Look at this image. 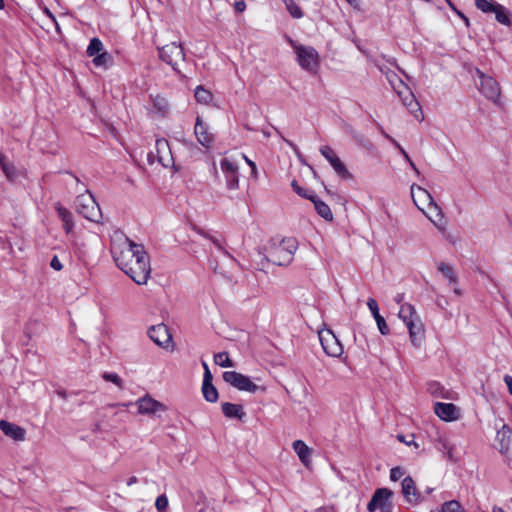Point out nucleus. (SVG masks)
<instances>
[{
  "mask_svg": "<svg viewBox=\"0 0 512 512\" xmlns=\"http://www.w3.org/2000/svg\"><path fill=\"white\" fill-rule=\"evenodd\" d=\"M437 448L440 450H447L448 455L451 456V446L445 436L439 435L437 439Z\"/></svg>",
  "mask_w": 512,
  "mask_h": 512,
  "instance_id": "nucleus-42",
  "label": "nucleus"
},
{
  "mask_svg": "<svg viewBox=\"0 0 512 512\" xmlns=\"http://www.w3.org/2000/svg\"><path fill=\"white\" fill-rule=\"evenodd\" d=\"M204 236L208 239H210L213 243V245L218 249L220 250L221 252H223L225 255L229 256L232 258V256L224 249L221 241L213 236H209V235H206L204 234Z\"/></svg>",
  "mask_w": 512,
  "mask_h": 512,
  "instance_id": "nucleus-45",
  "label": "nucleus"
},
{
  "mask_svg": "<svg viewBox=\"0 0 512 512\" xmlns=\"http://www.w3.org/2000/svg\"><path fill=\"white\" fill-rule=\"evenodd\" d=\"M453 291L456 295L460 296L462 294L461 290L455 285H453Z\"/></svg>",
  "mask_w": 512,
  "mask_h": 512,
  "instance_id": "nucleus-61",
  "label": "nucleus"
},
{
  "mask_svg": "<svg viewBox=\"0 0 512 512\" xmlns=\"http://www.w3.org/2000/svg\"><path fill=\"white\" fill-rule=\"evenodd\" d=\"M431 512H465L461 504L456 500L447 501L442 505L441 511Z\"/></svg>",
  "mask_w": 512,
  "mask_h": 512,
  "instance_id": "nucleus-37",
  "label": "nucleus"
},
{
  "mask_svg": "<svg viewBox=\"0 0 512 512\" xmlns=\"http://www.w3.org/2000/svg\"><path fill=\"white\" fill-rule=\"evenodd\" d=\"M497 448L502 455H507L510 444L512 442V430L506 424L497 431L496 439Z\"/></svg>",
  "mask_w": 512,
  "mask_h": 512,
  "instance_id": "nucleus-18",
  "label": "nucleus"
},
{
  "mask_svg": "<svg viewBox=\"0 0 512 512\" xmlns=\"http://www.w3.org/2000/svg\"><path fill=\"white\" fill-rule=\"evenodd\" d=\"M55 209H56L58 217L63 222V228H64L65 232L67 234L70 233L74 227L72 213L68 209H66L65 207L60 205L59 203L56 204Z\"/></svg>",
  "mask_w": 512,
  "mask_h": 512,
  "instance_id": "nucleus-25",
  "label": "nucleus"
},
{
  "mask_svg": "<svg viewBox=\"0 0 512 512\" xmlns=\"http://www.w3.org/2000/svg\"><path fill=\"white\" fill-rule=\"evenodd\" d=\"M398 316L405 323V325L420 317L418 315L415 307L413 305H411L410 303L401 304L399 312H398Z\"/></svg>",
  "mask_w": 512,
  "mask_h": 512,
  "instance_id": "nucleus-26",
  "label": "nucleus"
},
{
  "mask_svg": "<svg viewBox=\"0 0 512 512\" xmlns=\"http://www.w3.org/2000/svg\"><path fill=\"white\" fill-rule=\"evenodd\" d=\"M56 394H57L59 397L63 398V399H66V398H67V392H66L64 389H61V388L57 389V390H56Z\"/></svg>",
  "mask_w": 512,
  "mask_h": 512,
  "instance_id": "nucleus-56",
  "label": "nucleus"
},
{
  "mask_svg": "<svg viewBox=\"0 0 512 512\" xmlns=\"http://www.w3.org/2000/svg\"><path fill=\"white\" fill-rule=\"evenodd\" d=\"M397 438H398L399 441L404 442L407 445L411 444V441H406L405 437L403 435H398Z\"/></svg>",
  "mask_w": 512,
  "mask_h": 512,
  "instance_id": "nucleus-59",
  "label": "nucleus"
},
{
  "mask_svg": "<svg viewBox=\"0 0 512 512\" xmlns=\"http://www.w3.org/2000/svg\"><path fill=\"white\" fill-rule=\"evenodd\" d=\"M397 94L402 100V103L404 106L407 107L409 112L414 115V117L418 120H422L423 113L421 110V107L419 103L417 102L415 96L410 91V89L406 86H404V91L402 90H396Z\"/></svg>",
  "mask_w": 512,
  "mask_h": 512,
  "instance_id": "nucleus-13",
  "label": "nucleus"
},
{
  "mask_svg": "<svg viewBox=\"0 0 512 512\" xmlns=\"http://www.w3.org/2000/svg\"><path fill=\"white\" fill-rule=\"evenodd\" d=\"M212 374L209 370V368H206V371H204V375H203V384H209V383H212Z\"/></svg>",
  "mask_w": 512,
  "mask_h": 512,
  "instance_id": "nucleus-50",
  "label": "nucleus"
},
{
  "mask_svg": "<svg viewBox=\"0 0 512 512\" xmlns=\"http://www.w3.org/2000/svg\"><path fill=\"white\" fill-rule=\"evenodd\" d=\"M138 482V478L136 476H131L128 480H127V485L128 486H131L135 483Z\"/></svg>",
  "mask_w": 512,
  "mask_h": 512,
  "instance_id": "nucleus-57",
  "label": "nucleus"
},
{
  "mask_svg": "<svg viewBox=\"0 0 512 512\" xmlns=\"http://www.w3.org/2000/svg\"><path fill=\"white\" fill-rule=\"evenodd\" d=\"M504 382L508 387L509 393L512 395V376L505 375L504 376Z\"/></svg>",
  "mask_w": 512,
  "mask_h": 512,
  "instance_id": "nucleus-53",
  "label": "nucleus"
},
{
  "mask_svg": "<svg viewBox=\"0 0 512 512\" xmlns=\"http://www.w3.org/2000/svg\"><path fill=\"white\" fill-rule=\"evenodd\" d=\"M220 168L225 177V184L228 190L239 188V168L237 163L229 158L220 160Z\"/></svg>",
  "mask_w": 512,
  "mask_h": 512,
  "instance_id": "nucleus-9",
  "label": "nucleus"
},
{
  "mask_svg": "<svg viewBox=\"0 0 512 512\" xmlns=\"http://www.w3.org/2000/svg\"><path fill=\"white\" fill-rule=\"evenodd\" d=\"M453 11L464 21L465 25L468 27L470 25L469 19L455 7H452Z\"/></svg>",
  "mask_w": 512,
  "mask_h": 512,
  "instance_id": "nucleus-52",
  "label": "nucleus"
},
{
  "mask_svg": "<svg viewBox=\"0 0 512 512\" xmlns=\"http://www.w3.org/2000/svg\"><path fill=\"white\" fill-rule=\"evenodd\" d=\"M493 512H505V511L501 508H494Z\"/></svg>",
  "mask_w": 512,
  "mask_h": 512,
  "instance_id": "nucleus-64",
  "label": "nucleus"
},
{
  "mask_svg": "<svg viewBox=\"0 0 512 512\" xmlns=\"http://www.w3.org/2000/svg\"><path fill=\"white\" fill-rule=\"evenodd\" d=\"M113 259L116 265L138 285L146 284L150 278L151 267L149 256L144 247L124 238V247L112 248Z\"/></svg>",
  "mask_w": 512,
  "mask_h": 512,
  "instance_id": "nucleus-1",
  "label": "nucleus"
},
{
  "mask_svg": "<svg viewBox=\"0 0 512 512\" xmlns=\"http://www.w3.org/2000/svg\"><path fill=\"white\" fill-rule=\"evenodd\" d=\"M404 300V294L403 293H398L395 297H394V301L397 303V304H403Z\"/></svg>",
  "mask_w": 512,
  "mask_h": 512,
  "instance_id": "nucleus-55",
  "label": "nucleus"
},
{
  "mask_svg": "<svg viewBox=\"0 0 512 512\" xmlns=\"http://www.w3.org/2000/svg\"><path fill=\"white\" fill-rule=\"evenodd\" d=\"M402 494L410 504H417L420 501V494L412 477L407 476L402 480Z\"/></svg>",
  "mask_w": 512,
  "mask_h": 512,
  "instance_id": "nucleus-21",
  "label": "nucleus"
},
{
  "mask_svg": "<svg viewBox=\"0 0 512 512\" xmlns=\"http://www.w3.org/2000/svg\"><path fill=\"white\" fill-rule=\"evenodd\" d=\"M392 495L393 492L387 488L377 489L367 505V510L374 512L376 509L382 510V507L392 506L390 502Z\"/></svg>",
  "mask_w": 512,
  "mask_h": 512,
  "instance_id": "nucleus-11",
  "label": "nucleus"
},
{
  "mask_svg": "<svg viewBox=\"0 0 512 512\" xmlns=\"http://www.w3.org/2000/svg\"><path fill=\"white\" fill-rule=\"evenodd\" d=\"M320 153L323 157L330 163L333 167L334 171L342 178L348 179L351 178L352 175L344 165V163L339 159L334 150L328 146L324 145L320 147Z\"/></svg>",
  "mask_w": 512,
  "mask_h": 512,
  "instance_id": "nucleus-10",
  "label": "nucleus"
},
{
  "mask_svg": "<svg viewBox=\"0 0 512 512\" xmlns=\"http://www.w3.org/2000/svg\"><path fill=\"white\" fill-rule=\"evenodd\" d=\"M403 157L409 163L410 167L414 170V172L417 175H419L420 172H419L418 168L416 167L415 163L409 157L408 153L404 154Z\"/></svg>",
  "mask_w": 512,
  "mask_h": 512,
  "instance_id": "nucleus-51",
  "label": "nucleus"
},
{
  "mask_svg": "<svg viewBox=\"0 0 512 512\" xmlns=\"http://www.w3.org/2000/svg\"><path fill=\"white\" fill-rule=\"evenodd\" d=\"M77 211L86 219L98 223L102 213L98 203L91 194L79 195L76 199Z\"/></svg>",
  "mask_w": 512,
  "mask_h": 512,
  "instance_id": "nucleus-4",
  "label": "nucleus"
},
{
  "mask_svg": "<svg viewBox=\"0 0 512 512\" xmlns=\"http://www.w3.org/2000/svg\"><path fill=\"white\" fill-rule=\"evenodd\" d=\"M406 326L409 331L411 343L414 346L419 347L425 337V328L421 318L419 317L416 320L409 322Z\"/></svg>",
  "mask_w": 512,
  "mask_h": 512,
  "instance_id": "nucleus-17",
  "label": "nucleus"
},
{
  "mask_svg": "<svg viewBox=\"0 0 512 512\" xmlns=\"http://www.w3.org/2000/svg\"><path fill=\"white\" fill-rule=\"evenodd\" d=\"M150 339L160 347L168 348L172 342V336L169 329L164 324L152 326L148 331Z\"/></svg>",
  "mask_w": 512,
  "mask_h": 512,
  "instance_id": "nucleus-14",
  "label": "nucleus"
},
{
  "mask_svg": "<svg viewBox=\"0 0 512 512\" xmlns=\"http://www.w3.org/2000/svg\"><path fill=\"white\" fill-rule=\"evenodd\" d=\"M410 190L412 200L419 210L424 212L423 206L427 204L429 209H433L435 212V217H438L439 220L443 218L441 208L434 202L431 194L426 189L412 184Z\"/></svg>",
  "mask_w": 512,
  "mask_h": 512,
  "instance_id": "nucleus-5",
  "label": "nucleus"
},
{
  "mask_svg": "<svg viewBox=\"0 0 512 512\" xmlns=\"http://www.w3.org/2000/svg\"><path fill=\"white\" fill-rule=\"evenodd\" d=\"M0 167L9 180H13L16 177V169L14 165L11 164L3 154H0Z\"/></svg>",
  "mask_w": 512,
  "mask_h": 512,
  "instance_id": "nucleus-33",
  "label": "nucleus"
},
{
  "mask_svg": "<svg viewBox=\"0 0 512 512\" xmlns=\"http://www.w3.org/2000/svg\"><path fill=\"white\" fill-rule=\"evenodd\" d=\"M194 133L198 142L206 148L210 147L214 141L213 134L209 132L207 125L199 116L196 118Z\"/></svg>",
  "mask_w": 512,
  "mask_h": 512,
  "instance_id": "nucleus-19",
  "label": "nucleus"
},
{
  "mask_svg": "<svg viewBox=\"0 0 512 512\" xmlns=\"http://www.w3.org/2000/svg\"><path fill=\"white\" fill-rule=\"evenodd\" d=\"M298 242L295 238H283L282 240L273 239L267 248V260L279 266H286L293 260Z\"/></svg>",
  "mask_w": 512,
  "mask_h": 512,
  "instance_id": "nucleus-2",
  "label": "nucleus"
},
{
  "mask_svg": "<svg viewBox=\"0 0 512 512\" xmlns=\"http://www.w3.org/2000/svg\"><path fill=\"white\" fill-rule=\"evenodd\" d=\"M113 63V57L110 53L103 51L93 58V64L97 67L108 68Z\"/></svg>",
  "mask_w": 512,
  "mask_h": 512,
  "instance_id": "nucleus-31",
  "label": "nucleus"
},
{
  "mask_svg": "<svg viewBox=\"0 0 512 512\" xmlns=\"http://www.w3.org/2000/svg\"><path fill=\"white\" fill-rule=\"evenodd\" d=\"M102 378L107 382H112L115 384L119 389L124 388V381L119 377L118 374L114 372H105L102 375Z\"/></svg>",
  "mask_w": 512,
  "mask_h": 512,
  "instance_id": "nucleus-40",
  "label": "nucleus"
},
{
  "mask_svg": "<svg viewBox=\"0 0 512 512\" xmlns=\"http://www.w3.org/2000/svg\"><path fill=\"white\" fill-rule=\"evenodd\" d=\"M168 506V498L166 495L162 494L157 497L155 501V507L159 512L164 511Z\"/></svg>",
  "mask_w": 512,
  "mask_h": 512,
  "instance_id": "nucleus-43",
  "label": "nucleus"
},
{
  "mask_svg": "<svg viewBox=\"0 0 512 512\" xmlns=\"http://www.w3.org/2000/svg\"><path fill=\"white\" fill-rule=\"evenodd\" d=\"M402 155L406 154L407 152L404 150V148L401 146L400 148H397Z\"/></svg>",
  "mask_w": 512,
  "mask_h": 512,
  "instance_id": "nucleus-62",
  "label": "nucleus"
},
{
  "mask_svg": "<svg viewBox=\"0 0 512 512\" xmlns=\"http://www.w3.org/2000/svg\"><path fill=\"white\" fill-rule=\"evenodd\" d=\"M222 377L226 383L241 391L255 393L260 389L249 377L236 371H226L223 373Z\"/></svg>",
  "mask_w": 512,
  "mask_h": 512,
  "instance_id": "nucleus-7",
  "label": "nucleus"
},
{
  "mask_svg": "<svg viewBox=\"0 0 512 512\" xmlns=\"http://www.w3.org/2000/svg\"><path fill=\"white\" fill-rule=\"evenodd\" d=\"M282 2L284 3L291 17L295 19H300L303 17L304 14L302 9L296 4L294 0H282Z\"/></svg>",
  "mask_w": 512,
  "mask_h": 512,
  "instance_id": "nucleus-34",
  "label": "nucleus"
},
{
  "mask_svg": "<svg viewBox=\"0 0 512 512\" xmlns=\"http://www.w3.org/2000/svg\"><path fill=\"white\" fill-rule=\"evenodd\" d=\"M492 12L495 13L496 20L499 23H501L505 26L512 25V20H511L509 11L501 4L496 3V6Z\"/></svg>",
  "mask_w": 512,
  "mask_h": 512,
  "instance_id": "nucleus-29",
  "label": "nucleus"
},
{
  "mask_svg": "<svg viewBox=\"0 0 512 512\" xmlns=\"http://www.w3.org/2000/svg\"><path fill=\"white\" fill-rule=\"evenodd\" d=\"M291 186L293 190L301 197L305 199L311 200L312 198H315V193L313 191H308L302 188L296 180H293L291 182Z\"/></svg>",
  "mask_w": 512,
  "mask_h": 512,
  "instance_id": "nucleus-39",
  "label": "nucleus"
},
{
  "mask_svg": "<svg viewBox=\"0 0 512 512\" xmlns=\"http://www.w3.org/2000/svg\"><path fill=\"white\" fill-rule=\"evenodd\" d=\"M195 98L199 103L207 104L212 100V94L210 91L199 86L195 90Z\"/></svg>",
  "mask_w": 512,
  "mask_h": 512,
  "instance_id": "nucleus-38",
  "label": "nucleus"
},
{
  "mask_svg": "<svg viewBox=\"0 0 512 512\" xmlns=\"http://www.w3.org/2000/svg\"><path fill=\"white\" fill-rule=\"evenodd\" d=\"M394 79L398 80V81H399V83H400L401 85H403V86H404L403 82H402L400 79H398V78H397V76H396L395 74H393V75H391V76H388V81L392 84V86H393V88H394L395 90H397V89H396V87H395V85H394Z\"/></svg>",
  "mask_w": 512,
  "mask_h": 512,
  "instance_id": "nucleus-54",
  "label": "nucleus"
},
{
  "mask_svg": "<svg viewBox=\"0 0 512 512\" xmlns=\"http://www.w3.org/2000/svg\"><path fill=\"white\" fill-rule=\"evenodd\" d=\"M402 155L406 154L407 152L404 150V148L401 146L400 148H397Z\"/></svg>",
  "mask_w": 512,
  "mask_h": 512,
  "instance_id": "nucleus-63",
  "label": "nucleus"
},
{
  "mask_svg": "<svg viewBox=\"0 0 512 512\" xmlns=\"http://www.w3.org/2000/svg\"><path fill=\"white\" fill-rule=\"evenodd\" d=\"M87 55L90 57H94L95 55L103 52V44L98 38H92L87 47Z\"/></svg>",
  "mask_w": 512,
  "mask_h": 512,
  "instance_id": "nucleus-35",
  "label": "nucleus"
},
{
  "mask_svg": "<svg viewBox=\"0 0 512 512\" xmlns=\"http://www.w3.org/2000/svg\"><path fill=\"white\" fill-rule=\"evenodd\" d=\"M196 505L201 506L198 512H205L206 497L203 492L199 491L195 496Z\"/></svg>",
  "mask_w": 512,
  "mask_h": 512,
  "instance_id": "nucleus-44",
  "label": "nucleus"
},
{
  "mask_svg": "<svg viewBox=\"0 0 512 512\" xmlns=\"http://www.w3.org/2000/svg\"><path fill=\"white\" fill-rule=\"evenodd\" d=\"M222 412L228 418L242 419L245 416L241 405L229 402L222 403Z\"/></svg>",
  "mask_w": 512,
  "mask_h": 512,
  "instance_id": "nucleus-27",
  "label": "nucleus"
},
{
  "mask_svg": "<svg viewBox=\"0 0 512 512\" xmlns=\"http://www.w3.org/2000/svg\"><path fill=\"white\" fill-rule=\"evenodd\" d=\"M480 91L483 95L493 102L500 98V87L496 80L490 76L480 75Z\"/></svg>",
  "mask_w": 512,
  "mask_h": 512,
  "instance_id": "nucleus-12",
  "label": "nucleus"
},
{
  "mask_svg": "<svg viewBox=\"0 0 512 512\" xmlns=\"http://www.w3.org/2000/svg\"><path fill=\"white\" fill-rule=\"evenodd\" d=\"M384 135L387 139H389L395 145L396 148L401 147V145L395 139H393L391 136H389L388 134H384Z\"/></svg>",
  "mask_w": 512,
  "mask_h": 512,
  "instance_id": "nucleus-58",
  "label": "nucleus"
},
{
  "mask_svg": "<svg viewBox=\"0 0 512 512\" xmlns=\"http://www.w3.org/2000/svg\"><path fill=\"white\" fill-rule=\"evenodd\" d=\"M292 446L301 463L305 467H309L311 463V449L302 440H295Z\"/></svg>",
  "mask_w": 512,
  "mask_h": 512,
  "instance_id": "nucleus-24",
  "label": "nucleus"
},
{
  "mask_svg": "<svg viewBox=\"0 0 512 512\" xmlns=\"http://www.w3.org/2000/svg\"><path fill=\"white\" fill-rule=\"evenodd\" d=\"M158 51L160 59L171 65L175 71L178 70L179 63L185 60L183 47L176 42L158 47Z\"/></svg>",
  "mask_w": 512,
  "mask_h": 512,
  "instance_id": "nucleus-6",
  "label": "nucleus"
},
{
  "mask_svg": "<svg viewBox=\"0 0 512 512\" xmlns=\"http://www.w3.org/2000/svg\"><path fill=\"white\" fill-rule=\"evenodd\" d=\"M234 9L238 13L244 12L246 9V4H245L244 0L236 1L234 4Z\"/></svg>",
  "mask_w": 512,
  "mask_h": 512,
  "instance_id": "nucleus-49",
  "label": "nucleus"
},
{
  "mask_svg": "<svg viewBox=\"0 0 512 512\" xmlns=\"http://www.w3.org/2000/svg\"><path fill=\"white\" fill-rule=\"evenodd\" d=\"M392 507L393 506L382 507V510H380V512H392Z\"/></svg>",
  "mask_w": 512,
  "mask_h": 512,
  "instance_id": "nucleus-60",
  "label": "nucleus"
},
{
  "mask_svg": "<svg viewBox=\"0 0 512 512\" xmlns=\"http://www.w3.org/2000/svg\"><path fill=\"white\" fill-rule=\"evenodd\" d=\"M319 340L327 355L339 357L343 354V346L332 330L325 329L319 331Z\"/></svg>",
  "mask_w": 512,
  "mask_h": 512,
  "instance_id": "nucleus-8",
  "label": "nucleus"
},
{
  "mask_svg": "<svg viewBox=\"0 0 512 512\" xmlns=\"http://www.w3.org/2000/svg\"><path fill=\"white\" fill-rule=\"evenodd\" d=\"M214 362L215 364L221 366V367H233L234 363L229 358V355L227 352H219L214 355Z\"/></svg>",
  "mask_w": 512,
  "mask_h": 512,
  "instance_id": "nucleus-36",
  "label": "nucleus"
},
{
  "mask_svg": "<svg viewBox=\"0 0 512 512\" xmlns=\"http://www.w3.org/2000/svg\"><path fill=\"white\" fill-rule=\"evenodd\" d=\"M202 393L208 402L214 403L218 400L219 394L213 383L202 384Z\"/></svg>",
  "mask_w": 512,
  "mask_h": 512,
  "instance_id": "nucleus-32",
  "label": "nucleus"
},
{
  "mask_svg": "<svg viewBox=\"0 0 512 512\" xmlns=\"http://www.w3.org/2000/svg\"><path fill=\"white\" fill-rule=\"evenodd\" d=\"M50 266L56 271H60L63 268L61 261L56 255L51 259Z\"/></svg>",
  "mask_w": 512,
  "mask_h": 512,
  "instance_id": "nucleus-48",
  "label": "nucleus"
},
{
  "mask_svg": "<svg viewBox=\"0 0 512 512\" xmlns=\"http://www.w3.org/2000/svg\"><path fill=\"white\" fill-rule=\"evenodd\" d=\"M0 430L5 434V436L11 438L14 441L20 442L25 440V429L14 423L8 422L6 420H0Z\"/></svg>",
  "mask_w": 512,
  "mask_h": 512,
  "instance_id": "nucleus-20",
  "label": "nucleus"
},
{
  "mask_svg": "<svg viewBox=\"0 0 512 512\" xmlns=\"http://www.w3.org/2000/svg\"><path fill=\"white\" fill-rule=\"evenodd\" d=\"M437 268H438V271L443 275V277L448 280L450 285L457 284V282H458L457 276H456L453 268L450 265H448L444 262H441L438 264Z\"/></svg>",
  "mask_w": 512,
  "mask_h": 512,
  "instance_id": "nucleus-30",
  "label": "nucleus"
},
{
  "mask_svg": "<svg viewBox=\"0 0 512 512\" xmlns=\"http://www.w3.org/2000/svg\"><path fill=\"white\" fill-rule=\"evenodd\" d=\"M404 475V471L400 467H394L390 471V479L392 481H398Z\"/></svg>",
  "mask_w": 512,
  "mask_h": 512,
  "instance_id": "nucleus-46",
  "label": "nucleus"
},
{
  "mask_svg": "<svg viewBox=\"0 0 512 512\" xmlns=\"http://www.w3.org/2000/svg\"><path fill=\"white\" fill-rule=\"evenodd\" d=\"M138 406V412L144 415H153L158 411H165L166 407L164 404L159 401L153 399L151 396L146 395L142 398H139L136 401Z\"/></svg>",
  "mask_w": 512,
  "mask_h": 512,
  "instance_id": "nucleus-15",
  "label": "nucleus"
},
{
  "mask_svg": "<svg viewBox=\"0 0 512 512\" xmlns=\"http://www.w3.org/2000/svg\"><path fill=\"white\" fill-rule=\"evenodd\" d=\"M475 6L484 13H490L496 6V3H490L487 0H475Z\"/></svg>",
  "mask_w": 512,
  "mask_h": 512,
  "instance_id": "nucleus-41",
  "label": "nucleus"
},
{
  "mask_svg": "<svg viewBox=\"0 0 512 512\" xmlns=\"http://www.w3.org/2000/svg\"><path fill=\"white\" fill-rule=\"evenodd\" d=\"M434 412L444 421H454L459 417V409L452 403L437 402L434 405Z\"/></svg>",
  "mask_w": 512,
  "mask_h": 512,
  "instance_id": "nucleus-16",
  "label": "nucleus"
},
{
  "mask_svg": "<svg viewBox=\"0 0 512 512\" xmlns=\"http://www.w3.org/2000/svg\"><path fill=\"white\" fill-rule=\"evenodd\" d=\"M288 41L294 49L300 67L310 73H316L319 66L318 52L313 47L298 44L291 38Z\"/></svg>",
  "mask_w": 512,
  "mask_h": 512,
  "instance_id": "nucleus-3",
  "label": "nucleus"
},
{
  "mask_svg": "<svg viewBox=\"0 0 512 512\" xmlns=\"http://www.w3.org/2000/svg\"><path fill=\"white\" fill-rule=\"evenodd\" d=\"M367 306L377 323V327L382 335L389 334L390 330L385 321V319L379 313V307L377 301L374 298H369L367 301Z\"/></svg>",
  "mask_w": 512,
  "mask_h": 512,
  "instance_id": "nucleus-23",
  "label": "nucleus"
},
{
  "mask_svg": "<svg viewBox=\"0 0 512 512\" xmlns=\"http://www.w3.org/2000/svg\"><path fill=\"white\" fill-rule=\"evenodd\" d=\"M156 156L158 161L165 167L172 161V154L169 146V142L164 139H157L156 144Z\"/></svg>",
  "mask_w": 512,
  "mask_h": 512,
  "instance_id": "nucleus-22",
  "label": "nucleus"
},
{
  "mask_svg": "<svg viewBox=\"0 0 512 512\" xmlns=\"http://www.w3.org/2000/svg\"><path fill=\"white\" fill-rule=\"evenodd\" d=\"M243 158L245 159L246 163L251 168V176L256 179L258 177V172H257V167H256L255 162L248 159L245 155H243Z\"/></svg>",
  "mask_w": 512,
  "mask_h": 512,
  "instance_id": "nucleus-47",
  "label": "nucleus"
},
{
  "mask_svg": "<svg viewBox=\"0 0 512 512\" xmlns=\"http://www.w3.org/2000/svg\"><path fill=\"white\" fill-rule=\"evenodd\" d=\"M311 201L314 204L315 210L322 218H324L327 221H331L333 219L332 211L325 202L320 200L316 195L315 198L311 199Z\"/></svg>",
  "mask_w": 512,
  "mask_h": 512,
  "instance_id": "nucleus-28",
  "label": "nucleus"
}]
</instances>
